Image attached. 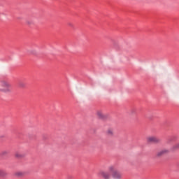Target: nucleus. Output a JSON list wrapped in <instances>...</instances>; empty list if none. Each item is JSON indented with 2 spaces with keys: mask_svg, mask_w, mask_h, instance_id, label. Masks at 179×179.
I'll use <instances>...</instances> for the list:
<instances>
[{
  "mask_svg": "<svg viewBox=\"0 0 179 179\" xmlns=\"http://www.w3.org/2000/svg\"><path fill=\"white\" fill-rule=\"evenodd\" d=\"M28 52H29V54H31L32 55H35L36 50H29Z\"/></svg>",
  "mask_w": 179,
  "mask_h": 179,
  "instance_id": "4468645a",
  "label": "nucleus"
},
{
  "mask_svg": "<svg viewBox=\"0 0 179 179\" xmlns=\"http://www.w3.org/2000/svg\"><path fill=\"white\" fill-rule=\"evenodd\" d=\"M15 176H17L18 177H22V176H24V173H23V172H17L16 173H15Z\"/></svg>",
  "mask_w": 179,
  "mask_h": 179,
  "instance_id": "ddd939ff",
  "label": "nucleus"
},
{
  "mask_svg": "<svg viewBox=\"0 0 179 179\" xmlns=\"http://www.w3.org/2000/svg\"><path fill=\"white\" fill-rule=\"evenodd\" d=\"M148 142H150L151 143H159V142H160V140L156 136H150L148 138Z\"/></svg>",
  "mask_w": 179,
  "mask_h": 179,
  "instance_id": "20e7f679",
  "label": "nucleus"
},
{
  "mask_svg": "<svg viewBox=\"0 0 179 179\" xmlns=\"http://www.w3.org/2000/svg\"><path fill=\"white\" fill-rule=\"evenodd\" d=\"M109 171H110L112 177L114 179H120L122 177L121 173H120V171H118L114 166H110L109 168Z\"/></svg>",
  "mask_w": 179,
  "mask_h": 179,
  "instance_id": "f03ea898",
  "label": "nucleus"
},
{
  "mask_svg": "<svg viewBox=\"0 0 179 179\" xmlns=\"http://www.w3.org/2000/svg\"><path fill=\"white\" fill-rule=\"evenodd\" d=\"M9 154V150H3L0 152V156H7Z\"/></svg>",
  "mask_w": 179,
  "mask_h": 179,
  "instance_id": "9d476101",
  "label": "nucleus"
},
{
  "mask_svg": "<svg viewBox=\"0 0 179 179\" xmlns=\"http://www.w3.org/2000/svg\"><path fill=\"white\" fill-rule=\"evenodd\" d=\"M177 141V136L176 135H172L168 137V142L170 143L171 142H176Z\"/></svg>",
  "mask_w": 179,
  "mask_h": 179,
  "instance_id": "39448f33",
  "label": "nucleus"
},
{
  "mask_svg": "<svg viewBox=\"0 0 179 179\" xmlns=\"http://www.w3.org/2000/svg\"><path fill=\"white\" fill-rule=\"evenodd\" d=\"M0 86L3 87L0 88V92H3V93H10L12 92V84L6 80H1Z\"/></svg>",
  "mask_w": 179,
  "mask_h": 179,
  "instance_id": "f257e3e1",
  "label": "nucleus"
},
{
  "mask_svg": "<svg viewBox=\"0 0 179 179\" xmlns=\"http://www.w3.org/2000/svg\"><path fill=\"white\" fill-rule=\"evenodd\" d=\"M97 115H98L99 118H101V120H106V118H107V116H106L104 114H103V112H101V111H98Z\"/></svg>",
  "mask_w": 179,
  "mask_h": 179,
  "instance_id": "423d86ee",
  "label": "nucleus"
},
{
  "mask_svg": "<svg viewBox=\"0 0 179 179\" xmlns=\"http://www.w3.org/2000/svg\"><path fill=\"white\" fill-rule=\"evenodd\" d=\"M15 157H18V159H20L22 157H24V154H21L20 152H17L15 154Z\"/></svg>",
  "mask_w": 179,
  "mask_h": 179,
  "instance_id": "9b49d317",
  "label": "nucleus"
},
{
  "mask_svg": "<svg viewBox=\"0 0 179 179\" xmlns=\"http://www.w3.org/2000/svg\"><path fill=\"white\" fill-rule=\"evenodd\" d=\"M108 134H109L110 136L113 135V130H111V129L108 130Z\"/></svg>",
  "mask_w": 179,
  "mask_h": 179,
  "instance_id": "2eb2a0df",
  "label": "nucleus"
},
{
  "mask_svg": "<svg viewBox=\"0 0 179 179\" xmlns=\"http://www.w3.org/2000/svg\"><path fill=\"white\" fill-rule=\"evenodd\" d=\"M99 176L102 177L104 179H110V178L111 177V175L110 174V172L101 171L99 173Z\"/></svg>",
  "mask_w": 179,
  "mask_h": 179,
  "instance_id": "7ed1b4c3",
  "label": "nucleus"
},
{
  "mask_svg": "<svg viewBox=\"0 0 179 179\" xmlns=\"http://www.w3.org/2000/svg\"><path fill=\"white\" fill-rule=\"evenodd\" d=\"M179 150V143L174 145L171 148V150H172L173 152H174V150Z\"/></svg>",
  "mask_w": 179,
  "mask_h": 179,
  "instance_id": "1a4fd4ad",
  "label": "nucleus"
},
{
  "mask_svg": "<svg viewBox=\"0 0 179 179\" xmlns=\"http://www.w3.org/2000/svg\"><path fill=\"white\" fill-rule=\"evenodd\" d=\"M5 176H6V172L0 169V177H5Z\"/></svg>",
  "mask_w": 179,
  "mask_h": 179,
  "instance_id": "f8f14e48",
  "label": "nucleus"
},
{
  "mask_svg": "<svg viewBox=\"0 0 179 179\" xmlns=\"http://www.w3.org/2000/svg\"><path fill=\"white\" fill-rule=\"evenodd\" d=\"M168 152H169V150H162L157 152V156H158V157H160L161 156H163V155H166V153H168Z\"/></svg>",
  "mask_w": 179,
  "mask_h": 179,
  "instance_id": "0eeeda50",
  "label": "nucleus"
},
{
  "mask_svg": "<svg viewBox=\"0 0 179 179\" xmlns=\"http://www.w3.org/2000/svg\"><path fill=\"white\" fill-rule=\"evenodd\" d=\"M68 26H69V27H73V24L72 22H68Z\"/></svg>",
  "mask_w": 179,
  "mask_h": 179,
  "instance_id": "dca6fc26",
  "label": "nucleus"
},
{
  "mask_svg": "<svg viewBox=\"0 0 179 179\" xmlns=\"http://www.w3.org/2000/svg\"><path fill=\"white\" fill-rule=\"evenodd\" d=\"M18 87L21 89H24V87H26V83L23 80H19L18 81Z\"/></svg>",
  "mask_w": 179,
  "mask_h": 179,
  "instance_id": "6e6552de",
  "label": "nucleus"
}]
</instances>
